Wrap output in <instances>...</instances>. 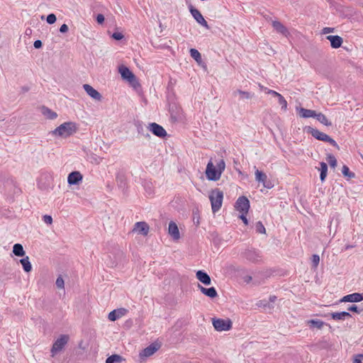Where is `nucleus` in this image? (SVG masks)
Here are the masks:
<instances>
[{
    "mask_svg": "<svg viewBox=\"0 0 363 363\" xmlns=\"http://www.w3.org/2000/svg\"><path fill=\"white\" fill-rule=\"evenodd\" d=\"M189 52L191 57L193 59H194L196 62H199L201 61V53L197 50L191 48Z\"/></svg>",
    "mask_w": 363,
    "mask_h": 363,
    "instance_id": "obj_34",
    "label": "nucleus"
},
{
    "mask_svg": "<svg viewBox=\"0 0 363 363\" xmlns=\"http://www.w3.org/2000/svg\"><path fill=\"white\" fill-rule=\"evenodd\" d=\"M308 324L311 325V327L316 328L318 329H322L325 323L320 320H309L308 321Z\"/></svg>",
    "mask_w": 363,
    "mask_h": 363,
    "instance_id": "obj_31",
    "label": "nucleus"
},
{
    "mask_svg": "<svg viewBox=\"0 0 363 363\" xmlns=\"http://www.w3.org/2000/svg\"><path fill=\"white\" fill-rule=\"evenodd\" d=\"M298 111L299 116L304 118H315L316 116V112L311 109L300 108Z\"/></svg>",
    "mask_w": 363,
    "mask_h": 363,
    "instance_id": "obj_23",
    "label": "nucleus"
},
{
    "mask_svg": "<svg viewBox=\"0 0 363 363\" xmlns=\"http://www.w3.org/2000/svg\"><path fill=\"white\" fill-rule=\"evenodd\" d=\"M320 179L322 182H323L325 179V177H327L328 165L326 163H325L323 162H320Z\"/></svg>",
    "mask_w": 363,
    "mask_h": 363,
    "instance_id": "obj_30",
    "label": "nucleus"
},
{
    "mask_svg": "<svg viewBox=\"0 0 363 363\" xmlns=\"http://www.w3.org/2000/svg\"><path fill=\"white\" fill-rule=\"evenodd\" d=\"M68 30V26L66 24H62L60 28V31L61 33H66Z\"/></svg>",
    "mask_w": 363,
    "mask_h": 363,
    "instance_id": "obj_51",
    "label": "nucleus"
},
{
    "mask_svg": "<svg viewBox=\"0 0 363 363\" xmlns=\"http://www.w3.org/2000/svg\"><path fill=\"white\" fill-rule=\"evenodd\" d=\"M277 99H278L279 104L281 106V109H283L284 111H286L287 109V101H286L284 97L281 94H279L278 96Z\"/></svg>",
    "mask_w": 363,
    "mask_h": 363,
    "instance_id": "obj_36",
    "label": "nucleus"
},
{
    "mask_svg": "<svg viewBox=\"0 0 363 363\" xmlns=\"http://www.w3.org/2000/svg\"><path fill=\"white\" fill-rule=\"evenodd\" d=\"M212 323L217 331H228L232 328L230 319L213 318Z\"/></svg>",
    "mask_w": 363,
    "mask_h": 363,
    "instance_id": "obj_4",
    "label": "nucleus"
},
{
    "mask_svg": "<svg viewBox=\"0 0 363 363\" xmlns=\"http://www.w3.org/2000/svg\"><path fill=\"white\" fill-rule=\"evenodd\" d=\"M327 160L331 167L335 168L337 166V160L334 155H328Z\"/></svg>",
    "mask_w": 363,
    "mask_h": 363,
    "instance_id": "obj_37",
    "label": "nucleus"
},
{
    "mask_svg": "<svg viewBox=\"0 0 363 363\" xmlns=\"http://www.w3.org/2000/svg\"><path fill=\"white\" fill-rule=\"evenodd\" d=\"M333 30H334V29H333V28H332L326 27V28H324L323 29V33L324 34L329 33H332V32H333Z\"/></svg>",
    "mask_w": 363,
    "mask_h": 363,
    "instance_id": "obj_52",
    "label": "nucleus"
},
{
    "mask_svg": "<svg viewBox=\"0 0 363 363\" xmlns=\"http://www.w3.org/2000/svg\"><path fill=\"white\" fill-rule=\"evenodd\" d=\"M213 213L218 211L223 203V193L218 189H213L209 194Z\"/></svg>",
    "mask_w": 363,
    "mask_h": 363,
    "instance_id": "obj_3",
    "label": "nucleus"
},
{
    "mask_svg": "<svg viewBox=\"0 0 363 363\" xmlns=\"http://www.w3.org/2000/svg\"><path fill=\"white\" fill-rule=\"evenodd\" d=\"M43 114L49 119L53 120L57 118V115L48 108H43Z\"/></svg>",
    "mask_w": 363,
    "mask_h": 363,
    "instance_id": "obj_33",
    "label": "nucleus"
},
{
    "mask_svg": "<svg viewBox=\"0 0 363 363\" xmlns=\"http://www.w3.org/2000/svg\"><path fill=\"white\" fill-rule=\"evenodd\" d=\"M83 88L86 94L93 99L96 101H101L102 96L101 94L95 89H94L91 85L85 84L83 85Z\"/></svg>",
    "mask_w": 363,
    "mask_h": 363,
    "instance_id": "obj_10",
    "label": "nucleus"
},
{
    "mask_svg": "<svg viewBox=\"0 0 363 363\" xmlns=\"http://www.w3.org/2000/svg\"><path fill=\"white\" fill-rule=\"evenodd\" d=\"M189 9L191 14L198 23L206 28H209L207 21L204 19L203 16L198 9H195L191 4L189 6Z\"/></svg>",
    "mask_w": 363,
    "mask_h": 363,
    "instance_id": "obj_7",
    "label": "nucleus"
},
{
    "mask_svg": "<svg viewBox=\"0 0 363 363\" xmlns=\"http://www.w3.org/2000/svg\"><path fill=\"white\" fill-rule=\"evenodd\" d=\"M20 262L26 272H30L32 270V265L28 256L20 259Z\"/></svg>",
    "mask_w": 363,
    "mask_h": 363,
    "instance_id": "obj_27",
    "label": "nucleus"
},
{
    "mask_svg": "<svg viewBox=\"0 0 363 363\" xmlns=\"http://www.w3.org/2000/svg\"><path fill=\"white\" fill-rule=\"evenodd\" d=\"M320 123L322 124L326 125V126H330L332 123L328 120L326 116L323 114L322 113H316V116L315 117Z\"/></svg>",
    "mask_w": 363,
    "mask_h": 363,
    "instance_id": "obj_29",
    "label": "nucleus"
},
{
    "mask_svg": "<svg viewBox=\"0 0 363 363\" xmlns=\"http://www.w3.org/2000/svg\"><path fill=\"white\" fill-rule=\"evenodd\" d=\"M64 280L62 277H58L56 280V286L59 289H63L64 288Z\"/></svg>",
    "mask_w": 363,
    "mask_h": 363,
    "instance_id": "obj_42",
    "label": "nucleus"
},
{
    "mask_svg": "<svg viewBox=\"0 0 363 363\" xmlns=\"http://www.w3.org/2000/svg\"><path fill=\"white\" fill-rule=\"evenodd\" d=\"M257 306H259V307H268V308H272V306L269 305V303H267V301L265 300H262V301H259L257 303Z\"/></svg>",
    "mask_w": 363,
    "mask_h": 363,
    "instance_id": "obj_44",
    "label": "nucleus"
},
{
    "mask_svg": "<svg viewBox=\"0 0 363 363\" xmlns=\"http://www.w3.org/2000/svg\"><path fill=\"white\" fill-rule=\"evenodd\" d=\"M330 316L335 320H344L347 318H350L351 315L349 312L342 311L332 313H330Z\"/></svg>",
    "mask_w": 363,
    "mask_h": 363,
    "instance_id": "obj_24",
    "label": "nucleus"
},
{
    "mask_svg": "<svg viewBox=\"0 0 363 363\" xmlns=\"http://www.w3.org/2000/svg\"><path fill=\"white\" fill-rule=\"evenodd\" d=\"M312 265L314 268H316L320 262V257L318 255H313L311 258Z\"/></svg>",
    "mask_w": 363,
    "mask_h": 363,
    "instance_id": "obj_39",
    "label": "nucleus"
},
{
    "mask_svg": "<svg viewBox=\"0 0 363 363\" xmlns=\"http://www.w3.org/2000/svg\"><path fill=\"white\" fill-rule=\"evenodd\" d=\"M325 142L329 143L333 146H334L336 148L339 149V145H337V143L333 138H331L330 136H328V138L327 139V140Z\"/></svg>",
    "mask_w": 363,
    "mask_h": 363,
    "instance_id": "obj_46",
    "label": "nucleus"
},
{
    "mask_svg": "<svg viewBox=\"0 0 363 363\" xmlns=\"http://www.w3.org/2000/svg\"><path fill=\"white\" fill-rule=\"evenodd\" d=\"M243 257L251 262H257L260 259V255L255 250H246L242 253Z\"/></svg>",
    "mask_w": 363,
    "mask_h": 363,
    "instance_id": "obj_13",
    "label": "nucleus"
},
{
    "mask_svg": "<svg viewBox=\"0 0 363 363\" xmlns=\"http://www.w3.org/2000/svg\"><path fill=\"white\" fill-rule=\"evenodd\" d=\"M133 230L146 235L149 232V226L145 222H137L134 225Z\"/></svg>",
    "mask_w": 363,
    "mask_h": 363,
    "instance_id": "obj_20",
    "label": "nucleus"
},
{
    "mask_svg": "<svg viewBox=\"0 0 363 363\" xmlns=\"http://www.w3.org/2000/svg\"><path fill=\"white\" fill-rule=\"evenodd\" d=\"M168 233L169 235L175 240H178L180 238V234L177 225L173 221H171L169 223Z\"/></svg>",
    "mask_w": 363,
    "mask_h": 363,
    "instance_id": "obj_17",
    "label": "nucleus"
},
{
    "mask_svg": "<svg viewBox=\"0 0 363 363\" xmlns=\"http://www.w3.org/2000/svg\"><path fill=\"white\" fill-rule=\"evenodd\" d=\"M96 21L99 23H102L104 21V16L102 14H98L96 16Z\"/></svg>",
    "mask_w": 363,
    "mask_h": 363,
    "instance_id": "obj_49",
    "label": "nucleus"
},
{
    "mask_svg": "<svg viewBox=\"0 0 363 363\" xmlns=\"http://www.w3.org/2000/svg\"><path fill=\"white\" fill-rule=\"evenodd\" d=\"M69 340V336L61 335L53 343L51 348L52 356L54 357L57 352H60L67 345Z\"/></svg>",
    "mask_w": 363,
    "mask_h": 363,
    "instance_id": "obj_5",
    "label": "nucleus"
},
{
    "mask_svg": "<svg viewBox=\"0 0 363 363\" xmlns=\"http://www.w3.org/2000/svg\"><path fill=\"white\" fill-rule=\"evenodd\" d=\"M259 86L260 89H262V90H264V88H265V87H264V86H262V85H261V84H259Z\"/></svg>",
    "mask_w": 363,
    "mask_h": 363,
    "instance_id": "obj_56",
    "label": "nucleus"
},
{
    "mask_svg": "<svg viewBox=\"0 0 363 363\" xmlns=\"http://www.w3.org/2000/svg\"><path fill=\"white\" fill-rule=\"evenodd\" d=\"M119 72L123 79H126L129 82H133L135 79V75L127 67L122 66L119 67Z\"/></svg>",
    "mask_w": 363,
    "mask_h": 363,
    "instance_id": "obj_15",
    "label": "nucleus"
},
{
    "mask_svg": "<svg viewBox=\"0 0 363 363\" xmlns=\"http://www.w3.org/2000/svg\"><path fill=\"white\" fill-rule=\"evenodd\" d=\"M43 220L46 224L51 225L52 223V218L50 216L45 215Z\"/></svg>",
    "mask_w": 363,
    "mask_h": 363,
    "instance_id": "obj_45",
    "label": "nucleus"
},
{
    "mask_svg": "<svg viewBox=\"0 0 363 363\" xmlns=\"http://www.w3.org/2000/svg\"><path fill=\"white\" fill-rule=\"evenodd\" d=\"M123 360V357L119 354H113L108 357L106 360V363H120Z\"/></svg>",
    "mask_w": 363,
    "mask_h": 363,
    "instance_id": "obj_32",
    "label": "nucleus"
},
{
    "mask_svg": "<svg viewBox=\"0 0 363 363\" xmlns=\"http://www.w3.org/2000/svg\"><path fill=\"white\" fill-rule=\"evenodd\" d=\"M247 213H241V215L240 216V218L244 222L245 225H247V219L246 218V214Z\"/></svg>",
    "mask_w": 363,
    "mask_h": 363,
    "instance_id": "obj_48",
    "label": "nucleus"
},
{
    "mask_svg": "<svg viewBox=\"0 0 363 363\" xmlns=\"http://www.w3.org/2000/svg\"><path fill=\"white\" fill-rule=\"evenodd\" d=\"M57 20L56 16L54 13H50L47 16V22L49 24H53Z\"/></svg>",
    "mask_w": 363,
    "mask_h": 363,
    "instance_id": "obj_40",
    "label": "nucleus"
},
{
    "mask_svg": "<svg viewBox=\"0 0 363 363\" xmlns=\"http://www.w3.org/2000/svg\"><path fill=\"white\" fill-rule=\"evenodd\" d=\"M359 356V357L361 359V360L362 361L363 360V354H357Z\"/></svg>",
    "mask_w": 363,
    "mask_h": 363,
    "instance_id": "obj_55",
    "label": "nucleus"
},
{
    "mask_svg": "<svg viewBox=\"0 0 363 363\" xmlns=\"http://www.w3.org/2000/svg\"><path fill=\"white\" fill-rule=\"evenodd\" d=\"M112 37L117 40H120L123 38V35L121 33L116 32L112 35Z\"/></svg>",
    "mask_w": 363,
    "mask_h": 363,
    "instance_id": "obj_47",
    "label": "nucleus"
},
{
    "mask_svg": "<svg viewBox=\"0 0 363 363\" xmlns=\"http://www.w3.org/2000/svg\"><path fill=\"white\" fill-rule=\"evenodd\" d=\"M13 252L16 256L23 257L25 255V251L21 244L16 243L13 247Z\"/></svg>",
    "mask_w": 363,
    "mask_h": 363,
    "instance_id": "obj_28",
    "label": "nucleus"
},
{
    "mask_svg": "<svg viewBox=\"0 0 363 363\" xmlns=\"http://www.w3.org/2000/svg\"><path fill=\"white\" fill-rule=\"evenodd\" d=\"M128 311L124 308H120L111 311L108 318L111 321H115L128 313Z\"/></svg>",
    "mask_w": 363,
    "mask_h": 363,
    "instance_id": "obj_11",
    "label": "nucleus"
},
{
    "mask_svg": "<svg viewBox=\"0 0 363 363\" xmlns=\"http://www.w3.org/2000/svg\"><path fill=\"white\" fill-rule=\"evenodd\" d=\"M347 311L360 313L363 309H359L356 305H352L347 308Z\"/></svg>",
    "mask_w": 363,
    "mask_h": 363,
    "instance_id": "obj_41",
    "label": "nucleus"
},
{
    "mask_svg": "<svg viewBox=\"0 0 363 363\" xmlns=\"http://www.w3.org/2000/svg\"><path fill=\"white\" fill-rule=\"evenodd\" d=\"M327 39L330 42L333 48H339L342 44V38L339 35H328Z\"/></svg>",
    "mask_w": 363,
    "mask_h": 363,
    "instance_id": "obj_21",
    "label": "nucleus"
},
{
    "mask_svg": "<svg viewBox=\"0 0 363 363\" xmlns=\"http://www.w3.org/2000/svg\"><path fill=\"white\" fill-rule=\"evenodd\" d=\"M233 94L234 96H236L237 94L240 95V99H251L252 97H254L255 94L254 93L242 91L240 89H238L235 91H233Z\"/></svg>",
    "mask_w": 363,
    "mask_h": 363,
    "instance_id": "obj_26",
    "label": "nucleus"
},
{
    "mask_svg": "<svg viewBox=\"0 0 363 363\" xmlns=\"http://www.w3.org/2000/svg\"><path fill=\"white\" fill-rule=\"evenodd\" d=\"M77 130L76 123L74 122H65L60 125L51 133L54 136L66 138L75 133Z\"/></svg>",
    "mask_w": 363,
    "mask_h": 363,
    "instance_id": "obj_2",
    "label": "nucleus"
},
{
    "mask_svg": "<svg viewBox=\"0 0 363 363\" xmlns=\"http://www.w3.org/2000/svg\"><path fill=\"white\" fill-rule=\"evenodd\" d=\"M255 179L258 182H261L264 187H267L268 189L271 188V186L268 184H267V176L265 173L259 171V169H256L255 172Z\"/></svg>",
    "mask_w": 363,
    "mask_h": 363,
    "instance_id": "obj_19",
    "label": "nucleus"
},
{
    "mask_svg": "<svg viewBox=\"0 0 363 363\" xmlns=\"http://www.w3.org/2000/svg\"><path fill=\"white\" fill-rule=\"evenodd\" d=\"M42 42L40 40H37L34 42L33 45L35 48H40L42 47Z\"/></svg>",
    "mask_w": 363,
    "mask_h": 363,
    "instance_id": "obj_50",
    "label": "nucleus"
},
{
    "mask_svg": "<svg viewBox=\"0 0 363 363\" xmlns=\"http://www.w3.org/2000/svg\"><path fill=\"white\" fill-rule=\"evenodd\" d=\"M160 348V344L153 342L145 349H143L139 354L140 359L144 360L145 359L154 354Z\"/></svg>",
    "mask_w": 363,
    "mask_h": 363,
    "instance_id": "obj_6",
    "label": "nucleus"
},
{
    "mask_svg": "<svg viewBox=\"0 0 363 363\" xmlns=\"http://www.w3.org/2000/svg\"><path fill=\"white\" fill-rule=\"evenodd\" d=\"M83 179L82 174L78 172L74 171L68 174L67 177V183L69 185H77L79 184V182H81Z\"/></svg>",
    "mask_w": 363,
    "mask_h": 363,
    "instance_id": "obj_12",
    "label": "nucleus"
},
{
    "mask_svg": "<svg viewBox=\"0 0 363 363\" xmlns=\"http://www.w3.org/2000/svg\"><path fill=\"white\" fill-rule=\"evenodd\" d=\"M342 173L345 177H347L349 179L354 178L355 177V174L350 172L349 167L346 165H343Z\"/></svg>",
    "mask_w": 363,
    "mask_h": 363,
    "instance_id": "obj_35",
    "label": "nucleus"
},
{
    "mask_svg": "<svg viewBox=\"0 0 363 363\" xmlns=\"http://www.w3.org/2000/svg\"><path fill=\"white\" fill-rule=\"evenodd\" d=\"M147 129L152 133V134L159 138H163L167 135V131L164 128L156 123H149Z\"/></svg>",
    "mask_w": 363,
    "mask_h": 363,
    "instance_id": "obj_8",
    "label": "nucleus"
},
{
    "mask_svg": "<svg viewBox=\"0 0 363 363\" xmlns=\"http://www.w3.org/2000/svg\"><path fill=\"white\" fill-rule=\"evenodd\" d=\"M145 137L146 138H149L150 137V135L149 133H147V134H143Z\"/></svg>",
    "mask_w": 363,
    "mask_h": 363,
    "instance_id": "obj_57",
    "label": "nucleus"
},
{
    "mask_svg": "<svg viewBox=\"0 0 363 363\" xmlns=\"http://www.w3.org/2000/svg\"><path fill=\"white\" fill-rule=\"evenodd\" d=\"M225 163L223 160H220L214 166L211 160L208 162L206 169V176L210 181H218L221 176L222 172L225 170Z\"/></svg>",
    "mask_w": 363,
    "mask_h": 363,
    "instance_id": "obj_1",
    "label": "nucleus"
},
{
    "mask_svg": "<svg viewBox=\"0 0 363 363\" xmlns=\"http://www.w3.org/2000/svg\"><path fill=\"white\" fill-rule=\"evenodd\" d=\"M237 211L240 213H247L250 208V201L245 196H240L235 203Z\"/></svg>",
    "mask_w": 363,
    "mask_h": 363,
    "instance_id": "obj_9",
    "label": "nucleus"
},
{
    "mask_svg": "<svg viewBox=\"0 0 363 363\" xmlns=\"http://www.w3.org/2000/svg\"><path fill=\"white\" fill-rule=\"evenodd\" d=\"M353 363H362V360L357 354L354 357Z\"/></svg>",
    "mask_w": 363,
    "mask_h": 363,
    "instance_id": "obj_53",
    "label": "nucleus"
},
{
    "mask_svg": "<svg viewBox=\"0 0 363 363\" xmlns=\"http://www.w3.org/2000/svg\"><path fill=\"white\" fill-rule=\"evenodd\" d=\"M196 279L205 285H210L211 284V279L210 276L202 270H199L196 273Z\"/></svg>",
    "mask_w": 363,
    "mask_h": 363,
    "instance_id": "obj_18",
    "label": "nucleus"
},
{
    "mask_svg": "<svg viewBox=\"0 0 363 363\" xmlns=\"http://www.w3.org/2000/svg\"><path fill=\"white\" fill-rule=\"evenodd\" d=\"M277 300V296H270L269 297V301L271 302H274L275 301Z\"/></svg>",
    "mask_w": 363,
    "mask_h": 363,
    "instance_id": "obj_54",
    "label": "nucleus"
},
{
    "mask_svg": "<svg viewBox=\"0 0 363 363\" xmlns=\"http://www.w3.org/2000/svg\"><path fill=\"white\" fill-rule=\"evenodd\" d=\"M363 300V294L360 293H353L346 295L342 298L341 302H351L356 303L360 302Z\"/></svg>",
    "mask_w": 363,
    "mask_h": 363,
    "instance_id": "obj_14",
    "label": "nucleus"
},
{
    "mask_svg": "<svg viewBox=\"0 0 363 363\" xmlns=\"http://www.w3.org/2000/svg\"><path fill=\"white\" fill-rule=\"evenodd\" d=\"M274 28L279 33L287 36L289 35L288 29L279 21H274L272 22Z\"/></svg>",
    "mask_w": 363,
    "mask_h": 363,
    "instance_id": "obj_22",
    "label": "nucleus"
},
{
    "mask_svg": "<svg viewBox=\"0 0 363 363\" xmlns=\"http://www.w3.org/2000/svg\"><path fill=\"white\" fill-rule=\"evenodd\" d=\"M264 91L267 94H271L274 97H278V96L280 94L279 93L277 92L276 91L269 89L268 88H264Z\"/></svg>",
    "mask_w": 363,
    "mask_h": 363,
    "instance_id": "obj_43",
    "label": "nucleus"
},
{
    "mask_svg": "<svg viewBox=\"0 0 363 363\" xmlns=\"http://www.w3.org/2000/svg\"><path fill=\"white\" fill-rule=\"evenodd\" d=\"M311 133L313 138L318 140L324 141L325 142L327 139L328 138V136L327 134L320 132L318 129L311 128Z\"/></svg>",
    "mask_w": 363,
    "mask_h": 363,
    "instance_id": "obj_25",
    "label": "nucleus"
},
{
    "mask_svg": "<svg viewBox=\"0 0 363 363\" xmlns=\"http://www.w3.org/2000/svg\"><path fill=\"white\" fill-rule=\"evenodd\" d=\"M256 231L259 233H265V228L262 222L259 221L255 225Z\"/></svg>",
    "mask_w": 363,
    "mask_h": 363,
    "instance_id": "obj_38",
    "label": "nucleus"
},
{
    "mask_svg": "<svg viewBox=\"0 0 363 363\" xmlns=\"http://www.w3.org/2000/svg\"><path fill=\"white\" fill-rule=\"evenodd\" d=\"M197 287L203 294L209 298H214L218 296L217 291L214 287L205 288L199 284Z\"/></svg>",
    "mask_w": 363,
    "mask_h": 363,
    "instance_id": "obj_16",
    "label": "nucleus"
}]
</instances>
